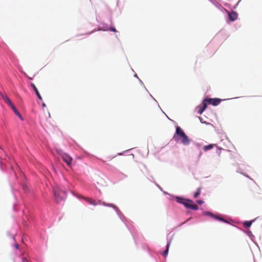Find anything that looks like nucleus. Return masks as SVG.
<instances>
[{"label": "nucleus", "mask_w": 262, "mask_h": 262, "mask_svg": "<svg viewBox=\"0 0 262 262\" xmlns=\"http://www.w3.org/2000/svg\"><path fill=\"white\" fill-rule=\"evenodd\" d=\"M176 200L178 203L183 204L187 208H190L194 210H197L199 209L198 206L193 204V201L190 200L180 197H176Z\"/></svg>", "instance_id": "obj_2"}, {"label": "nucleus", "mask_w": 262, "mask_h": 262, "mask_svg": "<svg viewBox=\"0 0 262 262\" xmlns=\"http://www.w3.org/2000/svg\"><path fill=\"white\" fill-rule=\"evenodd\" d=\"M191 218H189V219H188V220H187V221H189V220H190Z\"/></svg>", "instance_id": "obj_28"}, {"label": "nucleus", "mask_w": 262, "mask_h": 262, "mask_svg": "<svg viewBox=\"0 0 262 262\" xmlns=\"http://www.w3.org/2000/svg\"><path fill=\"white\" fill-rule=\"evenodd\" d=\"M204 111V110L202 108L201 106L199 107L198 112L199 114H202Z\"/></svg>", "instance_id": "obj_21"}, {"label": "nucleus", "mask_w": 262, "mask_h": 262, "mask_svg": "<svg viewBox=\"0 0 262 262\" xmlns=\"http://www.w3.org/2000/svg\"><path fill=\"white\" fill-rule=\"evenodd\" d=\"M222 99L220 98H206V101L208 102L209 104H211L213 106H216L219 105Z\"/></svg>", "instance_id": "obj_3"}, {"label": "nucleus", "mask_w": 262, "mask_h": 262, "mask_svg": "<svg viewBox=\"0 0 262 262\" xmlns=\"http://www.w3.org/2000/svg\"><path fill=\"white\" fill-rule=\"evenodd\" d=\"M62 195H60V194L59 192L55 191V198L57 203L59 202L60 201L63 200L64 199L66 195V192L63 191L62 192Z\"/></svg>", "instance_id": "obj_5"}, {"label": "nucleus", "mask_w": 262, "mask_h": 262, "mask_svg": "<svg viewBox=\"0 0 262 262\" xmlns=\"http://www.w3.org/2000/svg\"><path fill=\"white\" fill-rule=\"evenodd\" d=\"M31 85L32 86V87L33 88L34 91H35L36 95L37 96L38 98L40 99V100H42V97L40 95V94H39L37 88L36 87V86L35 85V84L34 83H31Z\"/></svg>", "instance_id": "obj_12"}, {"label": "nucleus", "mask_w": 262, "mask_h": 262, "mask_svg": "<svg viewBox=\"0 0 262 262\" xmlns=\"http://www.w3.org/2000/svg\"><path fill=\"white\" fill-rule=\"evenodd\" d=\"M1 96L4 101L7 103L10 107L14 105L9 97L6 94H2Z\"/></svg>", "instance_id": "obj_9"}, {"label": "nucleus", "mask_w": 262, "mask_h": 262, "mask_svg": "<svg viewBox=\"0 0 262 262\" xmlns=\"http://www.w3.org/2000/svg\"><path fill=\"white\" fill-rule=\"evenodd\" d=\"M229 18L231 21H234L236 19L237 17V15L236 13L235 12H232L231 13H228Z\"/></svg>", "instance_id": "obj_10"}, {"label": "nucleus", "mask_w": 262, "mask_h": 262, "mask_svg": "<svg viewBox=\"0 0 262 262\" xmlns=\"http://www.w3.org/2000/svg\"><path fill=\"white\" fill-rule=\"evenodd\" d=\"M16 247L17 248H18V245H17L16 246Z\"/></svg>", "instance_id": "obj_27"}, {"label": "nucleus", "mask_w": 262, "mask_h": 262, "mask_svg": "<svg viewBox=\"0 0 262 262\" xmlns=\"http://www.w3.org/2000/svg\"><path fill=\"white\" fill-rule=\"evenodd\" d=\"M60 155L62 159V160L68 166H70L71 164V162L72 161V158L68 154L66 153H61Z\"/></svg>", "instance_id": "obj_4"}, {"label": "nucleus", "mask_w": 262, "mask_h": 262, "mask_svg": "<svg viewBox=\"0 0 262 262\" xmlns=\"http://www.w3.org/2000/svg\"><path fill=\"white\" fill-rule=\"evenodd\" d=\"M22 262H28V259L26 257H24L22 259Z\"/></svg>", "instance_id": "obj_24"}, {"label": "nucleus", "mask_w": 262, "mask_h": 262, "mask_svg": "<svg viewBox=\"0 0 262 262\" xmlns=\"http://www.w3.org/2000/svg\"><path fill=\"white\" fill-rule=\"evenodd\" d=\"M1 96L4 101L7 103L10 107L14 105L9 97L6 94H2Z\"/></svg>", "instance_id": "obj_8"}, {"label": "nucleus", "mask_w": 262, "mask_h": 262, "mask_svg": "<svg viewBox=\"0 0 262 262\" xmlns=\"http://www.w3.org/2000/svg\"><path fill=\"white\" fill-rule=\"evenodd\" d=\"M207 104H208V102L206 101V99L203 100V105L201 106L202 108L204 111L206 110L207 106Z\"/></svg>", "instance_id": "obj_18"}, {"label": "nucleus", "mask_w": 262, "mask_h": 262, "mask_svg": "<svg viewBox=\"0 0 262 262\" xmlns=\"http://www.w3.org/2000/svg\"><path fill=\"white\" fill-rule=\"evenodd\" d=\"M205 214L206 215H209L210 216H211L212 217H213L214 219L216 220H217V221H221V222H225V223H228V221L227 220H226L225 219L219 216H217L216 215H214L212 213L210 212H205Z\"/></svg>", "instance_id": "obj_6"}, {"label": "nucleus", "mask_w": 262, "mask_h": 262, "mask_svg": "<svg viewBox=\"0 0 262 262\" xmlns=\"http://www.w3.org/2000/svg\"><path fill=\"white\" fill-rule=\"evenodd\" d=\"M11 108H12V110L14 111V112L15 113V114L21 119V120H23V118L21 116V115H20V114L19 113V112L17 111V110L16 108V107H15V106L13 105L11 107Z\"/></svg>", "instance_id": "obj_13"}, {"label": "nucleus", "mask_w": 262, "mask_h": 262, "mask_svg": "<svg viewBox=\"0 0 262 262\" xmlns=\"http://www.w3.org/2000/svg\"><path fill=\"white\" fill-rule=\"evenodd\" d=\"M253 221H246L243 223L244 226L245 228H249L250 227Z\"/></svg>", "instance_id": "obj_16"}, {"label": "nucleus", "mask_w": 262, "mask_h": 262, "mask_svg": "<svg viewBox=\"0 0 262 262\" xmlns=\"http://www.w3.org/2000/svg\"><path fill=\"white\" fill-rule=\"evenodd\" d=\"M201 187L198 188L197 189L196 191L194 194V197L195 198H198L200 195V194L201 193Z\"/></svg>", "instance_id": "obj_17"}, {"label": "nucleus", "mask_w": 262, "mask_h": 262, "mask_svg": "<svg viewBox=\"0 0 262 262\" xmlns=\"http://www.w3.org/2000/svg\"><path fill=\"white\" fill-rule=\"evenodd\" d=\"M1 96L4 101L7 103L10 107L14 105L9 97L6 94H2Z\"/></svg>", "instance_id": "obj_7"}, {"label": "nucleus", "mask_w": 262, "mask_h": 262, "mask_svg": "<svg viewBox=\"0 0 262 262\" xmlns=\"http://www.w3.org/2000/svg\"><path fill=\"white\" fill-rule=\"evenodd\" d=\"M207 104H208V102L206 101V99L203 100V105L201 106L202 108L204 111L206 110L207 106Z\"/></svg>", "instance_id": "obj_19"}, {"label": "nucleus", "mask_w": 262, "mask_h": 262, "mask_svg": "<svg viewBox=\"0 0 262 262\" xmlns=\"http://www.w3.org/2000/svg\"><path fill=\"white\" fill-rule=\"evenodd\" d=\"M222 149V148H218L217 149L216 152L217 153V154H218L219 155H220Z\"/></svg>", "instance_id": "obj_22"}, {"label": "nucleus", "mask_w": 262, "mask_h": 262, "mask_svg": "<svg viewBox=\"0 0 262 262\" xmlns=\"http://www.w3.org/2000/svg\"><path fill=\"white\" fill-rule=\"evenodd\" d=\"M169 245H170V242L167 243V248H166V250L163 253V255L164 256H167V255L168 254Z\"/></svg>", "instance_id": "obj_20"}, {"label": "nucleus", "mask_w": 262, "mask_h": 262, "mask_svg": "<svg viewBox=\"0 0 262 262\" xmlns=\"http://www.w3.org/2000/svg\"><path fill=\"white\" fill-rule=\"evenodd\" d=\"M83 199L90 204L96 206L97 205V203L93 199L90 198H83Z\"/></svg>", "instance_id": "obj_11"}, {"label": "nucleus", "mask_w": 262, "mask_h": 262, "mask_svg": "<svg viewBox=\"0 0 262 262\" xmlns=\"http://www.w3.org/2000/svg\"><path fill=\"white\" fill-rule=\"evenodd\" d=\"M109 30H111L115 32H116V30L114 28H111L110 29H109Z\"/></svg>", "instance_id": "obj_25"}, {"label": "nucleus", "mask_w": 262, "mask_h": 262, "mask_svg": "<svg viewBox=\"0 0 262 262\" xmlns=\"http://www.w3.org/2000/svg\"><path fill=\"white\" fill-rule=\"evenodd\" d=\"M97 204H102L104 206H108V207H113V208H117V207L113 204H106L105 203V202H102L101 201H99L97 203Z\"/></svg>", "instance_id": "obj_14"}, {"label": "nucleus", "mask_w": 262, "mask_h": 262, "mask_svg": "<svg viewBox=\"0 0 262 262\" xmlns=\"http://www.w3.org/2000/svg\"><path fill=\"white\" fill-rule=\"evenodd\" d=\"M196 202L200 205H201L204 203V202L202 200H198Z\"/></svg>", "instance_id": "obj_23"}, {"label": "nucleus", "mask_w": 262, "mask_h": 262, "mask_svg": "<svg viewBox=\"0 0 262 262\" xmlns=\"http://www.w3.org/2000/svg\"><path fill=\"white\" fill-rule=\"evenodd\" d=\"M199 119H200V121L202 122V118L200 117Z\"/></svg>", "instance_id": "obj_26"}, {"label": "nucleus", "mask_w": 262, "mask_h": 262, "mask_svg": "<svg viewBox=\"0 0 262 262\" xmlns=\"http://www.w3.org/2000/svg\"><path fill=\"white\" fill-rule=\"evenodd\" d=\"M214 146H215V145L213 144L206 145L203 147V149L205 151H207L212 149Z\"/></svg>", "instance_id": "obj_15"}, {"label": "nucleus", "mask_w": 262, "mask_h": 262, "mask_svg": "<svg viewBox=\"0 0 262 262\" xmlns=\"http://www.w3.org/2000/svg\"><path fill=\"white\" fill-rule=\"evenodd\" d=\"M173 139L177 142L181 140V142L184 145H188L190 143V140L188 137L179 126L176 127V132L173 136Z\"/></svg>", "instance_id": "obj_1"}]
</instances>
